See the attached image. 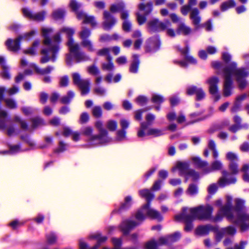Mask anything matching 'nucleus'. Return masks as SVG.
<instances>
[{"instance_id": "9b49d317", "label": "nucleus", "mask_w": 249, "mask_h": 249, "mask_svg": "<svg viewBox=\"0 0 249 249\" xmlns=\"http://www.w3.org/2000/svg\"><path fill=\"white\" fill-rule=\"evenodd\" d=\"M205 111L204 108L201 109L199 111L192 112L189 114V117L191 119L187 123L188 124H193L200 122L204 121L213 115V109L212 107L209 108V113L206 114H203Z\"/></svg>"}, {"instance_id": "7ed1b4c3", "label": "nucleus", "mask_w": 249, "mask_h": 249, "mask_svg": "<svg viewBox=\"0 0 249 249\" xmlns=\"http://www.w3.org/2000/svg\"><path fill=\"white\" fill-rule=\"evenodd\" d=\"M52 31L53 30L51 28L42 29V36L44 38L43 43L47 46L42 48L40 51L42 56L41 57L40 62L42 64L46 63L50 60L54 62L57 59L61 38L60 35L57 34L53 36L52 39L50 36Z\"/></svg>"}, {"instance_id": "f257e3e1", "label": "nucleus", "mask_w": 249, "mask_h": 249, "mask_svg": "<svg viewBox=\"0 0 249 249\" xmlns=\"http://www.w3.org/2000/svg\"><path fill=\"white\" fill-rule=\"evenodd\" d=\"M221 58L223 62L219 60H213L211 62L212 68L216 70L221 71L225 78H232L234 76L238 88L240 90L244 89L248 85L246 79L249 76V71L245 67H237V63L235 61H231L232 56L228 52H222Z\"/></svg>"}, {"instance_id": "393cba45", "label": "nucleus", "mask_w": 249, "mask_h": 249, "mask_svg": "<svg viewBox=\"0 0 249 249\" xmlns=\"http://www.w3.org/2000/svg\"><path fill=\"white\" fill-rule=\"evenodd\" d=\"M102 26L105 31H110L116 24L117 19L115 17H104Z\"/></svg>"}, {"instance_id": "f8f14e48", "label": "nucleus", "mask_w": 249, "mask_h": 249, "mask_svg": "<svg viewBox=\"0 0 249 249\" xmlns=\"http://www.w3.org/2000/svg\"><path fill=\"white\" fill-rule=\"evenodd\" d=\"M161 44L160 35L157 34L149 37L145 46V52L153 54L159 51Z\"/></svg>"}, {"instance_id": "f3484780", "label": "nucleus", "mask_w": 249, "mask_h": 249, "mask_svg": "<svg viewBox=\"0 0 249 249\" xmlns=\"http://www.w3.org/2000/svg\"><path fill=\"white\" fill-rule=\"evenodd\" d=\"M222 176L219 178L218 183L220 188H224L231 184H235L237 181V179L235 177H231L229 178L227 177L229 175V172L226 170L221 171Z\"/></svg>"}, {"instance_id": "f704fd0d", "label": "nucleus", "mask_w": 249, "mask_h": 249, "mask_svg": "<svg viewBox=\"0 0 249 249\" xmlns=\"http://www.w3.org/2000/svg\"><path fill=\"white\" fill-rule=\"evenodd\" d=\"M186 193L190 196H196L198 193V187L197 185L193 183H190L186 191Z\"/></svg>"}, {"instance_id": "bf43d9fd", "label": "nucleus", "mask_w": 249, "mask_h": 249, "mask_svg": "<svg viewBox=\"0 0 249 249\" xmlns=\"http://www.w3.org/2000/svg\"><path fill=\"white\" fill-rule=\"evenodd\" d=\"M237 162H230L229 164V169L233 175H236L239 173L238 164Z\"/></svg>"}, {"instance_id": "de8ad7c7", "label": "nucleus", "mask_w": 249, "mask_h": 249, "mask_svg": "<svg viewBox=\"0 0 249 249\" xmlns=\"http://www.w3.org/2000/svg\"><path fill=\"white\" fill-rule=\"evenodd\" d=\"M170 245L179 240L181 237V233L179 231H177L172 234L167 235Z\"/></svg>"}, {"instance_id": "c756f323", "label": "nucleus", "mask_w": 249, "mask_h": 249, "mask_svg": "<svg viewBox=\"0 0 249 249\" xmlns=\"http://www.w3.org/2000/svg\"><path fill=\"white\" fill-rule=\"evenodd\" d=\"M139 196L144 198L146 200H153L155 197L154 194L148 189H143L139 191Z\"/></svg>"}, {"instance_id": "774afa93", "label": "nucleus", "mask_w": 249, "mask_h": 249, "mask_svg": "<svg viewBox=\"0 0 249 249\" xmlns=\"http://www.w3.org/2000/svg\"><path fill=\"white\" fill-rule=\"evenodd\" d=\"M157 241L155 240H151L145 244V248L147 249H159Z\"/></svg>"}, {"instance_id": "39448f33", "label": "nucleus", "mask_w": 249, "mask_h": 249, "mask_svg": "<svg viewBox=\"0 0 249 249\" xmlns=\"http://www.w3.org/2000/svg\"><path fill=\"white\" fill-rule=\"evenodd\" d=\"M172 24L168 19L163 21L157 18H154L147 22V28L149 32L160 33L166 31V35L171 38H175V30L171 27Z\"/></svg>"}, {"instance_id": "c85d7f7f", "label": "nucleus", "mask_w": 249, "mask_h": 249, "mask_svg": "<svg viewBox=\"0 0 249 249\" xmlns=\"http://www.w3.org/2000/svg\"><path fill=\"white\" fill-rule=\"evenodd\" d=\"M200 175L201 173H199L194 169H190L187 172V174L185 176V182L187 181L189 177H191L193 181H197L200 178Z\"/></svg>"}, {"instance_id": "aec40b11", "label": "nucleus", "mask_w": 249, "mask_h": 249, "mask_svg": "<svg viewBox=\"0 0 249 249\" xmlns=\"http://www.w3.org/2000/svg\"><path fill=\"white\" fill-rule=\"evenodd\" d=\"M214 226L207 224L205 225H200L197 227L195 230V234L199 236H206L209 234L210 231H215Z\"/></svg>"}, {"instance_id": "7c9ffc66", "label": "nucleus", "mask_w": 249, "mask_h": 249, "mask_svg": "<svg viewBox=\"0 0 249 249\" xmlns=\"http://www.w3.org/2000/svg\"><path fill=\"white\" fill-rule=\"evenodd\" d=\"M90 238L97 240L95 245L98 248L107 240V236H102L100 232H97L95 234L91 235Z\"/></svg>"}, {"instance_id": "a878e982", "label": "nucleus", "mask_w": 249, "mask_h": 249, "mask_svg": "<svg viewBox=\"0 0 249 249\" xmlns=\"http://www.w3.org/2000/svg\"><path fill=\"white\" fill-rule=\"evenodd\" d=\"M228 215V214L223 212L222 209L220 208L214 216L211 214V217L210 220L214 222H220L222 221L225 216L228 221L233 223L234 220L233 219H229Z\"/></svg>"}, {"instance_id": "a18cd8bd", "label": "nucleus", "mask_w": 249, "mask_h": 249, "mask_svg": "<svg viewBox=\"0 0 249 249\" xmlns=\"http://www.w3.org/2000/svg\"><path fill=\"white\" fill-rule=\"evenodd\" d=\"M147 217V216L146 214L145 215L143 213L142 209H138L135 213V218L137 220L136 222H140L141 224H142V223L144 221Z\"/></svg>"}, {"instance_id": "b1692460", "label": "nucleus", "mask_w": 249, "mask_h": 249, "mask_svg": "<svg viewBox=\"0 0 249 249\" xmlns=\"http://www.w3.org/2000/svg\"><path fill=\"white\" fill-rule=\"evenodd\" d=\"M173 62L176 64L179 65L182 67L187 68L189 64L196 65L197 64V60L192 55H185L184 60H175Z\"/></svg>"}, {"instance_id": "72a5a7b5", "label": "nucleus", "mask_w": 249, "mask_h": 249, "mask_svg": "<svg viewBox=\"0 0 249 249\" xmlns=\"http://www.w3.org/2000/svg\"><path fill=\"white\" fill-rule=\"evenodd\" d=\"M79 20H80L82 18H84L83 20V24H90L91 26L94 28L97 26V21L95 18V17H76Z\"/></svg>"}, {"instance_id": "4468645a", "label": "nucleus", "mask_w": 249, "mask_h": 249, "mask_svg": "<svg viewBox=\"0 0 249 249\" xmlns=\"http://www.w3.org/2000/svg\"><path fill=\"white\" fill-rule=\"evenodd\" d=\"M152 200H146V203L143 205L140 209L142 211L146 210V215L148 218L152 220H157L158 222H161L163 220V217L160 212L151 208L150 207L151 203Z\"/></svg>"}, {"instance_id": "3c124183", "label": "nucleus", "mask_w": 249, "mask_h": 249, "mask_svg": "<svg viewBox=\"0 0 249 249\" xmlns=\"http://www.w3.org/2000/svg\"><path fill=\"white\" fill-rule=\"evenodd\" d=\"M140 10L143 11L145 14H148L152 10V3L148 2L146 4H140L139 6Z\"/></svg>"}, {"instance_id": "bb28decb", "label": "nucleus", "mask_w": 249, "mask_h": 249, "mask_svg": "<svg viewBox=\"0 0 249 249\" xmlns=\"http://www.w3.org/2000/svg\"><path fill=\"white\" fill-rule=\"evenodd\" d=\"M189 167V163L186 161H178L176 165V168L178 170L180 176H186L190 169Z\"/></svg>"}, {"instance_id": "8fccbe9b", "label": "nucleus", "mask_w": 249, "mask_h": 249, "mask_svg": "<svg viewBox=\"0 0 249 249\" xmlns=\"http://www.w3.org/2000/svg\"><path fill=\"white\" fill-rule=\"evenodd\" d=\"M135 102L138 105L142 107L148 103V99L145 95H140L136 97Z\"/></svg>"}, {"instance_id": "a211bd4d", "label": "nucleus", "mask_w": 249, "mask_h": 249, "mask_svg": "<svg viewBox=\"0 0 249 249\" xmlns=\"http://www.w3.org/2000/svg\"><path fill=\"white\" fill-rule=\"evenodd\" d=\"M132 197L131 196H127L124 197V202L122 203L118 209L115 208L111 212V215L116 213L121 214L123 212L128 210L132 205Z\"/></svg>"}, {"instance_id": "6ab92c4d", "label": "nucleus", "mask_w": 249, "mask_h": 249, "mask_svg": "<svg viewBox=\"0 0 249 249\" xmlns=\"http://www.w3.org/2000/svg\"><path fill=\"white\" fill-rule=\"evenodd\" d=\"M192 29L186 25L184 22H179L175 30V37L176 36H188L192 33Z\"/></svg>"}, {"instance_id": "412c9836", "label": "nucleus", "mask_w": 249, "mask_h": 249, "mask_svg": "<svg viewBox=\"0 0 249 249\" xmlns=\"http://www.w3.org/2000/svg\"><path fill=\"white\" fill-rule=\"evenodd\" d=\"M234 87L233 79L231 78H225L223 84V96L225 97L231 96Z\"/></svg>"}, {"instance_id": "4be33fe9", "label": "nucleus", "mask_w": 249, "mask_h": 249, "mask_svg": "<svg viewBox=\"0 0 249 249\" xmlns=\"http://www.w3.org/2000/svg\"><path fill=\"white\" fill-rule=\"evenodd\" d=\"M140 64V55L139 54H133L131 57V61L129 68V71L132 73H137Z\"/></svg>"}, {"instance_id": "f03ea898", "label": "nucleus", "mask_w": 249, "mask_h": 249, "mask_svg": "<svg viewBox=\"0 0 249 249\" xmlns=\"http://www.w3.org/2000/svg\"><path fill=\"white\" fill-rule=\"evenodd\" d=\"M233 205L232 202H227L225 206L220 208L223 212L227 213L229 219H233V223L240 227L242 232L249 230V213L245 206L244 199L237 198Z\"/></svg>"}, {"instance_id": "680f3d73", "label": "nucleus", "mask_w": 249, "mask_h": 249, "mask_svg": "<svg viewBox=\"0 0 249 249\" xmlns=\"http://www.w3.org/2000/svg\"><path fill=\"white\" fill-rule=\"evenodd\" d=\"M82 43L81 44L84 48H88V50L89 52H93L94 51V49L93 48V46L91 43V42L89 40L88 38L86 39H82Z\"/></svg>"}, {"instance_id": "5fc2aeb1", "label": "nucleus", "mask_w": 249, "mask_h": 249, "mask_svg": "<svg viewBox=\"0 0 249 249\" xmlns=\"http://www.w3.org/2000/svg\"><path fill=\"white\" fill-rule=\"evenodd\" d=\"M1 72V76L3 79L10 80L11 78V75L10 72V67L8 66H4Z\"/></svg>"}, {"instance_id": "a19ab883", "label": "nucleus", "mask_w": 249, "mask_h": 249, "mask_svg": "<svg viewBox=\"0 0 249 249\" xmlns=\"http://www.w3.org/2000/svg\"><path fill=\"white\" fill-rule=\"evenodd\" d=\"M151 101L154 104H162L165 101L164 97L161 94L153 93Z\"/></svg>"}, {"instance_id": "ddd939ff", "label": "nucleus", "mask_w": 249, "mask_h": 249, "mask_svg": "<svg viewBox=\"0 0 249 249\" xmlns=\"http://www.w3.org/2000/svg\"><path fill=\"white\" fill-rule=\"evenodd\" d=\"M219 82V79L216 76H211L206 80V83L209 86V92L212 95L214 102L218 101L220 99V95L218 90Z\"/></svg>"}, {"instance_id": "ea45409f", "label": "nucleus", "mask_w": 249, "mask_h": 249, "mask_svg": "<svg viewBox=\"0 0 249 249\" xmlns=\"http://www.w3.org/2000/svg\"><path fill=\"white\" fill-rule=\"evenodd\" d=\"M151 124L146 122H142L141 123V128L138 131L137 135L140 138H142L146 135L145 130L147 129Z\"/></svg>"}, {"instance_id": "58836bf2", "label": "nucleus", "mask_w": 249, "mask_h": 249, "mask_svg": "<svg viewBox=\"0 0 249 249\" xmlns=\"http://www.w3.org/2000/svg\"><path fill=\"white\" fill-rule=\"evenodd\" d=\"M68 146V144L65 143L64 141H60L58 146L53 149V152L54 154L63 153L67 150Z\"/></svg>"}, {"instance_id": "338daca9", "label": "nucleus", "mask_w": 249, "mask_h": 249, "mask_svg": "<svg viewBox=\"0 0 249 249\" xmlns=\"http://www.w3.org/2000/svg\"><path fill=\"white\" fill-rule=\"evenodd\" d=\"M124 7V5L122 3L115 4L112 5L110 7V10L111 13H115L121 11Z\"/></svg>"}, {"instance_id": "0eeeda50", "label": "nucleus", "mask_w": 249, "mask_h": 249, "mask_svg": "<svg viewBox=\"0 0 249 249\" xmlns=\"http://www.w3.org/2000/svg\"><path fill=\"white\" fill-rule=\"evenodd\" d=\"M213 207L210 204L200 205L190 209V213L196 219L201 221L210 220L213 214Z\"/></svg>"}, {"instance_id": "e2e57ef3", "label": "nucleus", "mask_w": 249, "mask_h": 249, "mask_svg": "<svg viewBox=\"0 0 249 249\" xmlns=\"http://www.w3.org/2000/svg\"><path fill=\"white\" fill-rule=\"evenodd\" d=\"M87 71L90 74L94 75H98L100 72L99 69L95 64L89 66L87 68Z\"/></svg>"}, {"instance_id": "69168bd1", "label": "nucleus", "mask_w": 249, "mask_h": 249, "mask_svg": "<svg viewBox=\"0 0 249 249\" xmlns=\"http://www.w3.org/2000/svg\"><path fill=\"white\" fill-rule=\"evenodd\" d=\"M227 160L230 161V162H235L239 160L238 156L232 152H228L226 155Z\"/></svg>"}, {"instance_id": "0e129e2a", "label": "nucleus", "mask_w": 249, "mask_h": 249, "mask_svg": "<svg viewBox=\"0 0 249 249\" xmlns=\"http://www.w3.org/2000/svg\"><path fill=\"white\" fill-rule=\"evenodd\" d=\"M69 78L67 75H63L59 79V84L61 88L66 87L69 85Z\"/></svg>"}, {"instance_id": "423d86ee", "label": "nucleus", "mask_w": 249, "mask_h": 249, "mask_svg": "<svg viewBox=\"0 0 249 249\" xmlns=\"http://www.w3.org/2000/svg\"><path fill=\"white\" fill-rule=\"evenodd\" d=\"M70 53L67 54L66 56V63L69 67L73 65V60H76V63L85 61L89 59V56H87L85 53L79 51V45L78 43L69 46Z\"/></svg>"}, {"instance_id": "c03bdc74", "label": "nucleus", "mask_w": 249, "mask_h": 249, "mask_svg": "<svg viewBox=\"0 0 249 249\" xmlns=\"http://www.w3.org/2000/svg\"><path fill=\"white\" fill-rule=\"evenodd\" d=\"M124 19V21L122 24L123 30L126 33L130 32L132 28L131 22L128 20L129 17H121Z\"/></svg>"}, {"instance_id": "603ef678", "label": "nucleus", "mask_w": 249, "mask_h": 249, "mask_svg": "<svg viewBox=\"0 0 249 249\" xmlns=\"http://www.w3.org/2000/svg\"><path fill=\"white\" fill-rule=\"evenodd\" d=\"M235 6V2L233 0H229L222 3L221 5V10L222 11H226L229 8L233 7Z\"/></svg>"}, {"instance_id": "cd10ccee", "label": "nucleus", "mask_w": 249, "mask_h": 249, "mask_svg": "<svg viewBox=\"0 0 249 249\" xmlns=\"http://www.w3.org/2000/svg\"><path fill=\"white\" fill-rule=\"evenodd\" d=\"M21 144L20 143L15 145H11L9 146V150L2 151L0 152V153L2 154L16 155L21 151Z\"/></svg>"}, {"instance_id": "5701e85b", "label": "nucleus", "mask_w": 249, "mask_h": 249, "mask_svg": "<svg viewBox=\"0 0 249 249\" xmlns=\"http://www.w3.org/2000/svg\"><path fill=\"white\" fill-rule=\"evenodd\" d=\"M11 122L10 116L4 110L0 112V130H5L7 127V124Z\"/></svg>"}, {"instance_id": "e433bc0d", "label": "nucleus", "mask_w": 249, "mask_h": 249, "mask_svg": "<svg viewBox=\"0 0 249 249\" xmlns=\"http://www.w3.org/2000/svg\"><path fill=\"white\" fill-rule=\"evenodd\" d=\"M46 238L47 243L50 245L55 244L57 240V236L55 232L52 231L46 234Z\"/></svg>"}, {"instance_id": "2eb2a0df", "label": "nucleus", "mask_w": 249, "mask_h": 249, "mask_svg": "<svg viewBox=\"0 0 249 249\" xmlns=\"http://www.w3.org/2000/svg\"><path fill=\"white\" fill-rule=\"evenodd\" d=\"M140 225V222H137L131 219H126L121 222L119 228L123 235L127 236L130 235V232L132 230Z\"/></svg>"}, {"instance_id": "20e7f679", "label": "nucleus", "mask_w": 249, "mask_h": 249, "mask_svg": "<svg viewBox=\"0 0 249 249\" xmlns=\"http://www.w3.org/2000/svg\"><path fill=\"white\" fill-rule=\"evenodd\" d=\"M191 160L196 168L202 169L201 172L202 177L221 171L223 167L222 162L218 160H213L210 164L207 160H202L199 156L193 157Z\"/></svg>"}, {"instance_id": "1a4fd4ad", "label": "nucleus", "mask_w": 249, "mask_h": 249, "mask_svg": "<svg viewBox=\"0 0 249 249\" xmlns=\"http://www.w3.org/2000/svg\"><path fill=\"white\" fill-rule=\"evenodd\" d=\"M95 127L99 134H95L92 138L94 141L99 140V143L102 145H107L111 142V138L109 137L107 130L103 127V122L97 120L95 123Z\"/></svg>"}, {"instance_id": "473e14b6", "label": "nucleus", "mask_w": 249, "mask_h": 249, "mask_svg": "<svg viewBox=\"0 0 249 249\" xmlns=\"http://www.w3.org/2000/svg\"><path fill=\"white\" fill-rule=\"evenodd\" d=\"M74 96L75 93L72 90H68L66 95L61 97L60 102L63 104L69 105L74 97Z\"/></svg>"}, {"instance_id": "9d476101", "label": "nucleus", "mask_w": 249, "mask_h": 249, "mask_svg": "<svg viewBox=\"0 0 249 249\" xmlns=\"http://www.w3.org/2000/svg\"><path fill=\"white\" fill-rule=\"evenodd\" d=\"M72 78L73 85L78 87L80 89L81 95H86L89 92L90 82L89 79H82L80 74L77 72L72 74Z\"/></svg>"}, {"instance_id": "6e6552de", "label": "nucleus", "mask_w": 249, "mask_h": 249, "mask_svg": "<svg viewBox=\"0 0 249 249\" xmlns=\"http://www.w3.org/2000/svg\"><path fill=\"white\" fill-rule=\"evenodd\" d=\"M37 34V31L36 30H32L30 32L24 34L23 36H19L14 41L12 38H8L5 43V45L7 46L8 50L17 52L20 49L21 40L23 38H26L29 40Z\"/></svg>"}, {"instance_id": "6e6d98bb", "label": "nucleus", "mask_w": 249, "mask_h": 249, "mask_svg": "<svg viewBox=\"0 0 249 249\" xmlns=\"http://www.w3.org/2000/svg\"><path fill=\"white\" fill-rule=\"evenodd\" d=\"M218 187L216 183H213L209 185L207 191L209 194L208 197L210 198L211 196L214 195L217 191Z\"/></svg>"}, {"instance_id": "37998d69", "label": "nucleus", "mask_w": 249, "mask_h": 249, "mask_svg": "<svg viewBox=\"0 0 249 249\" xmlns=\"http://www.w3.org/2000/svg\"><path fill=\"white\" fill-rule=\"evenodd\" d=\"M159 166L158 164H155L151 167L142 176L143 181L145 182L156 171Z\"/></svg>"}, {"instance_id": "c9c22d12", "label": "nucleus", "mask_w": 249, "mask_h": 249, "mask_svg": "<svg viewBox=\"0 0 249 249\" xmlns=\"http://www.w3.org/2000/svg\"><path fill=\"white\" fill-rule=\"evenodd\" d=\"M188 208L183 207L182 208L181 213L176 216V219L178 221H182L186 219L194 217L192 214H188L187 213Z\"/></svg>"}, {"instance_id": "4d7b16f0", "label": "nucleus", "mask_w": 249, "mask_h": 249, "mask_svg": "<svg viewBox=\"0 0 249 249\" xmlns=\"http://www.w3.org/2000/svg\"><path fill=\"white\" fill-rule=\"evenodd\" d=\"M91 112L92 115L96 118H99L102 115V110L100 106H95L93 107Z\"/></svg>"}, {"instance_id": "79ce46f5", "label": "nucleus", "mask_w": 249, "mask_h": 249, "mask_svg": "<svg viewBox=\"0 0 249 249\" xmlns=\"http://www.w3.org/2000/svg\"><path fill=\"white\" fill-rule=\"evenodd\" d=\"M195 219L194 217H192L182 221L185 222L184 231L186 232L192 231L194 228L193 221Z\"/></svg>"}, {"instance_id": "2f4dec72", "label": "nucleus", "mask_w": 249, "mask_h": 249, "mask_svg": "<svg viewBox=\"0 0 249 249\" xmlns=\"http://www.w3.org/2000/svg\"><path fill=\"white\" fill-rule=\"evenodd\" d=\"M32 65L33 66L36 72L42 75L49 74L53 70V67L50 65L47 66L44 69L39 68L35 63H33Z\"/></svg>"}, {"instance_id": "4c0bfd02", "label": "nucleus", "mask_w": 249, "mask_h": 249, "mask_svg": "<svg viewBox=\"0 0 249 249\" xmlns=\"http://www.w3.org/2000/svg\"><path fill=\"white\" fill-rule=\"evenodd\" d=\"M214 228L216 229L215 231H212L213 232L215 233V240L217 243L221 241L223 236L225 235V232L222 230V228L219 230V226L218 225L214 226Z\"/></svg>"}, {"instance_id": "49530a36", "label": "nucleus", "mask_w": 249, "mask_h": 249, "mask_svg": "<svg viewBox=\"0 0 249 249\" xmlns=\"http://www.w3.org/2000/svg\"><path fill=\"white\" fill-rule=\"evenodd\" d=\"M32 126L34 129L36 128L39 125H44L45 124V123L44 119L41 118L39 116H36L33 118L32 119Z\"/></svg>"}, {"instance_id": "13d9d810", "label": "nucleus", "mask_w": 249, "mask_h": 249, "mask_svg": "<svg viewBox=\"0 0 249 249\" xmlns=\"http://www.w3.org/2000/svg\"><path fill=\"white\" fill-rule=\"evenodd\" d=\"M225 233L230 235H234L237 231L236 228L233 225H229L226 227L222 228Z\"/></svg>"}, {"instance_id": "052dcab7", "label": "nucleus", "mask_w": 249, "mask_h": 249, "mask_svg": "<svg viewBox=\"0 0 249 249\" xmlns=\"http://www.w3.org/2000/svg\"><path fill=\"white\" fill-rule=\"evenodd\" d=\"M111 242L114 246V248L111 249H122L121 247L123 245V241L121 238L112 237Z\"/></svg>"}, {"instance_id": "864d4df0", "label": "nucleus", "mask_w": 249, "mask_h": 249, "mask_svg": "<svg viewBox=\"0 0 249 249\" xmlns=\"http://www.w3.org/2000/svg\"><path fill=\"white\" fill-rule=\"evenodd\" d=\"M199 87H197V86L191 85L188 86L186 89V93L187 95L192 96L193 95L196 94L197 90H199Z\"/></svg>"}, {"instance_id": "09e8293b", "label": "nucleus", "mask_w": 249, "mask_h": 249, "mask_svg": "<svg viewBox=\"0 0 249 249\" xmlns=\"http://www.w3.org/2000/svg\"><path fill=\"white\" fill-rule=\"evenodd\" d=\"M163 135V131L158 128H150L146 132V135L153 136L154 137H157Z\"/></svg>"}, {"instance_id": "dca6fc26", "label": "nucleus", "mask_w": 249, "mask_h": 249, "mask_svg": "<svg viewBox=\"0 0 249 249\" xmlns=\"http://www.w3.org/2000/svg\"><path fill=\"white\" fill-rule=\"evenodd\" d=\"M93 129L92 127L90 126H87L83 127L81 130V133L82 134L87 137H89V141L88 144V147H96L102 146L103 145H101V144L99 143V140H95L93 141V140H92V137L94 136V135L93 134Z\"/></svg>"}]
</instances>
